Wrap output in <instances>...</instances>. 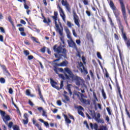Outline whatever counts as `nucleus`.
<instances>
[{"label": "nucleus", "mask_w": 130, "mask_h": 130, "mask_svg": "<svg viewBox=\"0 0 130 130\" xmlns=\"http://www.w3.org/2000/svg\"><path fill=\"white\" fill-rule=\"evenodd\" d=\"M53 50L55 52H56L58 54H62L58 55H57V54H55L54 55L56 58H61L62 56H63L64 58L67 57V49H66V48H62L61 45L57 47V45H55L53 46Z\"/></svg>", "instance_id": "1"}, {"label": "nucleus", "mask_w": 130, "mask_h": 130, "mask_svg": "<svg viewBox=\"0 0 130 130\" xmlns=\"http://www.w3.org/2000/svg\"><path fill=\"white\" fill-rule=\"evenodd\" d=\"M108 3L111 9L112 10V11H113L114 14L116 18L118 25H122V23H121V20H120V18L119 17V15H120V13L119 12V11H118V10H117V8H116V6L114 5L113 1L110 0V1H108Z\"/></svg>", "instance_id": "2"}, {"label": "nucleus", "mask_w": 130, "mask_h": 130, "mask_svg": "<svg viewBox=\"0 0 130 130\" xmlns=\"http://www.w3.org/2000/svg\"><path fill=\"white\" fill-rule=\"evenodd\" d=\"M64 70L66 73H68L70 78H72L76 81V84L77 86H81V83H84V80L81 79L79 76H74V74H73V72H72V71H71L70 69L67 68H64Z\"/></svg>", "instance_id": "3"}, {"label": "nucleus", "mask_w": 130, "mask_h": 130, "mask_svg": "<svg viewBox=\"0 0 130 130\" xmlns=\"http://www.w3.org/2000/svg\"><path fill=\"white\" fill-rule=\"evenodd\" d=\"M121 6V11L122 12V15H123V18L126 25L127 23V16L126 15V11L125 10V6L123 3V0H118Z\"/></svg>", "instance_id": "4"}, {"label": "nucleus", "mask_w": 130, "mask_h": 130, "mask_svg": "<svg viewBox=\"0 0 130 130\" xmlns=\"http://www.w3.org/2000/svg\"><path fill=\"white\" fill-rule=\"evenodd\" d=\"M119 28L120 29L122 33V37L124 41H127V37H126V33L124 31V27L122 24H120L118 25Z\"/></svg>", "instance_id": "5"}, {"label": "nucleus", "mask_w": 130, "mask_h": 130, "mask_svg": "<svg viewBox=\"0 0 130 130\" xmlns=\"http://www.w3.org/2000/svg\"><path fill=\"white\" fill-rule=\"evenodd\" d=\"M79 71H80L81 73H83V74H85V75H87L88 74V71H87V69L85 68V66H84V64H83V62H80L79 63Z\"/></svg>", "instance_id": "6"}, {"label": "nucleus", "mask_w": 130, "mask_h": 130, "mask_svg": "<svg viewBox=\"0 0 130 130\" xmlns=\"http://www.w3.org/2000/svg\"><path fill=\"white\" fill-rule=\"evenodd\" d=\"M73 14L75 23L76 25H77V26H78V27H80V23H79V16H78V15H77V13L75 11H73Z\"/></svg>", "instance_id": "7"}, {"label": "nucleus", "mask_w": 130, "mask_h": 130, "mask_svg": "<svg viewBox=\"0 0 130 130\" xmlns=\"http://www.w3.org/2000/svg\"><path fill=\"white\" fill-rule=\"evenodd\" d=\"M57 8L58 9H59V12L60 17L62 18L63 22L66 23V14H64L63 10H62V8L59 7V5L58 6Z\"/></svg>", "instance_id": "8"}, {"label": "nucleus", "mask_w": 130, "mask_h": 130, "mask_svg": "<svg viewBox=\"0 0 130 130\" xmlns=\"http://www.w3.org/2000/svg\"><path fill=\"white\" fill-rule=\"evenodd\" d=\"M67 42L69 45V47H72V48L77 49V45L76 44V43H75V42H74V41L73 40H68Z\"/></svg>", "instance_id": "9"}, {"label": "nucleus", "mask_w": 130, "mask_h": 130, "mask_svg": "<svg viewBox=\"0 0 130 130\" xmlns=\"http://www.w3.org/2000/svg\"><path fill=\"white\" fill-rule=\"evenodd\" d=\"M54 23H55V26L56 27V31L59 33L60 36H62L63 30L62 29H61L59 28V25L58 24H57V21H55Z\"/></svg>", "instance_id": "10"}, {"label": "nucleus", "mask_w": 130, "mask_h": 130, "mask_svg": "<svg viewBox=\"0 0 130 130\" xmlns=\"http://www.w3.org/2000/svg\"><path fill=\"white\" fill-rule=\"evenodd\" d=\"M50 83L53 88H55V89H57V90H59V87L56 86V85H57V83L54 81V80H53L51 78L50 79Z\"/></svg>", "instance_id": "11"}, {"label": "nucleus", "mask_w": 130, "mask_h": 130, "mask_svg": "<svg viewBox=\"0 0 130 130\" xmlns=\"http://www.w3.org/2000/svg\"><path fill=\"white\" fill-rule=\"evenodd\" d=\"M3 121L6 123V124H8L9 120L11 119V117L9 115L4 116L2 118Z\"/></svg>", "instance_id": "12"}, {"label": "nucleus", "mask_w": 130, "mask_h": 130, "mask_svg": "<svg viewBox=\"0 0 130 130\" xmlns=\"http://www.w3.org/2000/svg\"><path fill=\"white\" fill-rule=\"evenodd\" d=\"M55 64L58 67H67L68 64H69V62L67 60H64L60 63H55Z\"/></svg>", "instance_id": "13"}, {"label": "nucleus", "mask_w": 130, "mask_h": 130, "mask_svg": "<svg viewBox=\"0 0 130 130\" xmlns=\"http://www.w3.org/2000/svg\"><path fill=\"white\" fill-rule=\"evenodd\" d=\"M80 100L82 103L83 104H86V105H90V100H86L84 98H80Z\"/></svg>", "instance_id": "14"}, {"label": "nucleus", "mask_w": 130, "mask_h": 130, "mask_svg": "<svg viewBox=\"0 0 130 130\" xmlns=\"http://www.w3.org/2000/svg\"><path fill=\"white\" fill-rule=\"evenodd\" d=\"M63 96L65 100L62 99V102L66 104L68 103V102H71V100L70 99V98L68 96H67L66 94H63Z\"/></svg>", "instance_id": "15"}, {"label": "nucleus", "mask_w": 130, "mask_h": 130, "mask_svg": "<svg viewBox=\"0 0 130 130\" xmlns=\"http://www.w3.org/2000/svg\"><path fill=\"white\" fill-rule=\"evenodd\" d=\"M43 18L44 19L43 22L45 23V24H47V25L49 26V25H50V23H51V20H50V19H49V18L46 19L44 16H43Z\"/></svg>", "instance_id": "16"}, {"label": "nucleus", "mask_w": 130, "mask_h": 130, "mask_svg": "<svg viewBox=\"0 0 130 130\" xmlns=\"http://www.w3.org/2000/svg\"><path fill=\"white\" fill-rule=\"evenodd\" d=\"M65 31L66 32L67 38L70 39V40H73V39H72V36H71V32H70V29H69V28H67L65 29Z\"/></svg>", "instance_id": "17"}, {"label": "nucleus", "mask_w": 130, "mask_h": 130, "mask_svg": "<svg viewBox=\"0 0 130 130\" xmlns=\"http://www.w3.org/2000/svg\"><path fill=\"white\" fill-rule=\"evenodd\" d=\"M59 77L61 78L62 80H66V79L70 80V77L67 74H65V77L62 74H59Z\"/></svg>", "instance_id": "18"}, {"label": "nucleus", "mask_w": 130, "mask_h": 130, "mask_svg": "<svg viewBox=\"0 0 130 130\" xmlns=\"http://www.w3.org/2000/svg\"><path fill=\"white\" fill-rule=\"evenodd\" d=\"M90 126L91 128V129H94L95 130H98V124L97 123H94L93 125L92 123H90Z\"/></svg>", "instance_id": "19"}, {"label": "nucleus", "mask_w": 130, "mask_h": 130, "mask_svg": "<svg viewBox=\"0 0 130 130\" xmlns=\"http://www.w3.org/2000/svg\"><path fill=\"white\" fill-rule=\"evenodd\" d=\"M57 16H58V13L57 12H54V16H52L53 20H54V22H56L57 21Z\"/></svg>", "instance_id": "20"}, {"label": "nucleus", "mask_w": 130, "mask_h": 130, "mask_svg": "<svg viewBox=\"0 0 130 130\" xmlns=\"http://www.w3.org/2000/svg\"><path fill=\"white\" fill-rule=\"evenodd\" d=\"M80 92L75 90L73 92V98H74L75 96H77L78 98H80Z\"/></svg>", "instance_id": "21"}, {"label": "nucleus", "mask_w": 130, "mask_h": 130, "mask_svg": "<svg viewBox=\"0 0 130 130\" xmlns=\"http://www.w3.org/2000/svg\"><path fill=\"white\" fill-rule=\"evenodd\" d=\"M64 117L65 118V121L66 123L70 124L72 123V121L68 117L67 115H64Z\"/></svg>", "instance_id": "22"}, {"label": "nucleus", "mask_w": 130, "mask_h": 130, "mask_svg": "<svg viewBox=\"0 0 130 130\" xmlns=\"http://www.w3.org/2000/svg\"><path fill=\"white\" fill-rule=\"evenodd\" d=\"M95 121L98 123H104V120L101 118H95Z\"/></svg>", "instance_id": "23"}, {"label": "nucleus", "mask_w": 130, "mask_h": 130, "mask_svg": "<svg viewBox=\"0 0 130 130\" xmlns=\"http://www.w3.org/2000/svg\"><path fill=\"white\" fill-rule=\"evenodd\" d=\"M38 91L39 92L40 98L41 99V100H42L43 102H44V99H43V96H42V94H41V90H40V88H38Z\"/></svg>", "instance_id": "24"}, {"label": "nucleus", "mask_w": 130, "mask_h": 130, "mask_svg": "<svg viewBox=\"0 0 130 130\" xmlns=\"http://www.w3.org/2000/svg\"><path fill=\"white\" fill-rule=\"evenodd\" d=\"M70 86H71V84L67 85V89L69 91L70 96H72V90H71Z\"/></svg>", "instance_id": "25"}, {"label": "nucleus", "mask_w": 130, "mask_h": 130, "mask_svg": "<svg viewBox=\"0 0 130 130\" xmlns=\"http://www.w3.org/2000/svg\"><path fill=\"white\" fill-rule=\"evenodd\" d=\"M22 1L24 2V9H25V10H28L29 6H28V5H27V1H26V0H22Z\"/></svg>", "instance_id": "26"}, {"label": "nucleus", "mask_w": 130, "mask_h": 130, "mask_svg": "<svg viewBox=\"0 0 130 130\" xmlns=\"http://www.w3.org/2000/svg\"><path fill=\"white\" fill-rule=\"evenodd\" d=\"M66 9L69 12V13H71V6H70V4H68V5H66L65 6Z\"/></svg>", "instance_id": "27"}, {"label": "nucleus", "mask_w": 130, "mask_h": 130, "mask_svg": "<svg viewBox=\"0 0 130 130\" xmlns=\"http://www.w3.org/2000/svg\"><path fill=\"white\" fill-rule=\"evenodd\" d=\"M102 96L104 98V99H106L107 97L106 96V93H105V91H104V89H102Z\"/></svg>", "instance_id": "28"}, {"label": "nucleus", "mask_w": 130, "mask_h": 130, "mask_svg": "<svg viewBox=\"0 0 130 130\" xmlns=\"http://www.w3.org/2000/svg\"><path fill=\"white\" fill-rule=\"evenodd\" d=\"M116 87H117V94H118V93H121V90H120V87H119V85H118V84H116Z\"/></svg>", "instance_id": "29"}, {"label": "nucleus", "mask_w": 130, "mask_h": 130, "mask_svg": "<svg viewBox=\"0 0 130 130\" xmlns=\"http://www.w3.org/2000/svg\"><path fill=\"white\" fill-rule=\"evenodd\" d=\"M100 128L98 130H108L107 127L105 125H102L100 126Z\"/></svg>", "instance_id": "30"}, {"label": "nucleus", "mask_w": 130, "mask_h": 130, "mask_svg": "<svg viewBox=\"0 0 130 130\" xmlns=\"http://www.w3.org/2000/svg\"><path fill=\"white\" fill-rule=\"evenodd\" d=\"M0 114L3 118V117H4V116H6V112L2 111V110H0Z\"/></svg>", "instance_id": "31"}, {"label": "nucleus", "mask_w": 130, "mask_h": 130, "mask_svg": "<svg viewBox=\"0 0 130 130\" xmlns=\"http://www.w3.org/2000/svg\"><path fill=\"white\" fill-rule=\"evenodd\" d=\"M75 108L78 109V110H79V111H81V110H82L84 111V108H83V107H82L81 106L75 107Z\"/></svg>", "instance_id": "32"}, {"label": "nucleus", "mask_w": 130, "mask_h": 130, "mask_svg": "<svg viewBox=\"0 0 130 130\" xmlns=\"http://www.w3.org/2000/svg\"><path fill=\"white\" fill-rule=\"evenodd\" d=\"M61 4H62V6H64V7H66V5L69 4V3H68V1H64V0H61Z\"/></svg>", "instance_id": "33"}, {"label": "nucleus", "mask_w": 130, "mask_h": 130, "mask_svg": "<svg viewBox=\"0 0 130 130\" xmlns=\"http://www.w3.org/2000/svg\"><path fill=\"white\" fill-rule=\"evenodd\" d=\"M13 128L14 130H20V127L17 125H14L13 126Z\"/></svg>", "instance_id": "34"}, {"label": "nucleus", "mask_w": 130, "mask_h": 130, "mask_svg": "<svg viewBox=\"0 0 130 130\" xmlns=\"http://www.w3.org/2000/svg\"><path fill=\"white\" fill-rule=\"evenodd\" d=\"M0 82L2 84H5L6 83V80L5 78L2 77L0 78Z\"/></svg>", "instance_id": "35"}, {"label": "nucleus", "mask_w": 130, "mask_h": 130, "mask_svg": "<svg viewBox=\"0 0 130 130\" xmlns=\"http://www.w3.org/2000/svg\"><path fill=\"white\" fill-rule=\"evenodd\" d=\"M78 114H79L80 115H81L82 117H85V115H84V113H83L82 111L78 110Z\"/></svg>", "instance_id": "36"}, {"label": "nucleus", "mask_w": 130, "mask_h": 130, "mask_svg": "<svg viewBox=\"0 0 130 130\" xmlns=\"http://www.w3.org/2000/svg\"><path fill=\"white\" fill-rule=\"evenodd\" d=\"M53 70L56 73V74L58 75V69H57V68H56V67H54Z\"/></svg>", "instance_id": "37"}, {"label": "nucleus", "mask_w": 130, "mask_h": 130, "mask_svg": "<svg viewBox=\"0 0 130 130\" xmlns=\"http://www.w3.org/2000/svg\"><path fill=\"white\" fill-rule=\"evenodd\" d=\"M26 120L23 119V122L24 124H27L28 122H29V119H25Z\"/></svg>", "instance_id": "38"}, {"label": "nucleus", "mask_w": 130, "mask_h": 130, "mask_svg": "<svg viewBox=\"0 0 130 130\" xmlns=\"http://www.w3.org/2000/svg\"><path fill=\"white\" fill-rule=\"evenodd\" d=\"M23 52L25 55H26V56L27 55H29V54H30V52L28 50H24Z\"/></svg>", "instance_id": "39"}, {"label": "nucleus", "mask_w": 130, "mask_h": 130, "mask_svg": "<svg viewBox=\"0 0 130 130\" xmlns=\"http://www.w3.org/2000/svg\"><path fill=\"white\" fill-rule=\"evenodd\" d=\"M126 44L127 47H130V40H126Z\"/></svg>", "instance_id": "40"}, {"label": "nucleus", "mask_w": 130, "mask_h": 130, "mask_svg": "<svg viewBox=\"0 0 130 130\" xmlns=\"http://www.w3.org/2000/svg\"><path fill=\"white\" fill-rule=\"evenodd\" d=\"M97 56L98 58H100V59H102V56H101V54H100V52L97 53Z\"/></svg>", "instance_id": "41"}, {"label": "nucleus", "mask_w": 130, "mask_h": 130, "mask_svg": "<svg viewBox=\"0 0 130 130\" xmlns=\"http://www.w3.org/2000/svg\"><path fill=\"white\" fill-rule=\"evenodd\" d=\"M82 2L85 6H87L88 5V0H82Z\"/></svg>", "instance_id": "42"}, {"label": "nucleus", "mask_w": 130, "mask_h": 130, "mask_svg": "<svg viewBox=\"0 0 130 130\" xmlns=\"http://www.w3.org/2000/svg\"><path fill=\"white\" fill-rule=\"evenodd\" d=\"M43 116H45V117H47V115L46 114V112L44 110H43V114H42Z\"/></svg>", "instance_id": "43"}, {"label": "nucleus", "mask_w": 130, "mask_h": 130, "mask_svg": "<svg viewBox=\"0 0 130 130\" xmlns=\"http://www.w3.org/2000/svg\"><path fill=\"white\" fill-rule=\"evenodd\" d=\"M117 97H118V95L120 96V98L123 100V99L122 98V95L121 94V92H119L118 93H117Z\"/></svg>", "instance_id": "44"}, {"label": "nucleus", "mask_w": 130, "mask_h": 130, "mask_svg": "<svg viewBox=\"0 0 130 130\" xmlns=\"http://www.w3.org/2000/svg\"><path fill=\"white\" fill-rule=\"evenodd\" d=\"M62 87H63V81H61L60 88L59 89H62Z\"/></svg>", "instance_id": "45"}, {"label": "nucleus", "mask_w": 130, "mask_h": 130, "mask_svg": "<svg viewBox=\"0 0 130 130\" xmlns=\"http://www.w3.org/2000/svg\"><path fill=\"white\" fill-rule=\"evenodd\" d=\"M72 32H73V34L74 36H75V37H77V36H78V35L76 33V30L75 29H73Z\"/></svg>", "instance_id": "46"}, {"label": "nucleus", "mask_w": 130, "mask_h": 130, "mask_svg": "<svg viewBox=\"0 0 130 130\" xmlns=\"http://www.w3.org/2000/svg\"><path fill=\"white\" fill-rule=\"evenodd\" d=\"M86 14L88 17H91V12L89 11H86Z\"/></svg>", "instance_id": "47"}, {"label": "nucleus", "mask_w": 130, "mask_h": 130, "mask_svg": "<svg viewBox=\"0 0 130 130\" xmlns=\"http://www.w3.org/2000/svg\"><path fill=\"white\" fill-rule=\"evenodd\" d=\"M44 124L45 126H46L47 127H49V124L48 123V122H46L45 121V122L44 123Z\"/></svg>", "instance_id": "48"}, {"label": "nucleus", "mask_w": 130, "mask_h": 130, "mask_svg": "<svg viewBox=\"0 0 130 130\" xmlns=\"http://www.w3.org/2000/svg\"><path fill=\"white\" fill-rule=\"evenodd\" d=\"M0 30L1 32H2V33H6V31H5V29H4V27H0Z\"/></svg>", "instance_id": "49"}, {"label": "nucleus", "mask_w": 130, "mask_h": 130, "mask_svg": "<svg viewBox=\"0 0 130 130\" xmlns=\"http://www.w3.org/2000/svg\"><path fill=\"white\" fill-rule=\"evenodd\" d=\"M26 94L27 96H30V90H29V89L26 90Z\"/></svg>", "instance_id": "50"}, {"label": "nucleus", "mask_w": 130, "mask_h": 130, "mask_svg": "<svg viewBox=\"0 0 130 130\" xmlns=\"http://www.w3.org/2000/svg\"><path fill=\"white\" fill-rule=\"evenodd\" d=\"M33 58H34V57L32 55L28 56V59H29V60H31L33 59Z\"/></svg>", "instance_id": "51"}, {"label": "nucleus", "mask_w": 130, "mask_h": 130, "mask_svg": "<svg viewBox=\"0 0 130 130\" xmlns=\"http://www.w3.org/2000/svg\"><path fill=\"white\" fill-rule=\"evenodd\" d=\"M106 109H107L109 115H111V112L110 111V109L109 108L107 107L106 108Z\"/></svg>", "instance_id": "52"}, {"label": "nucleus", "mask_w": 130, "mask_h": 130, "mask_svg": "<svg viewBox=\"0 0 130 130\" xmlns=\"http://www.w3.org/2000/svg\"><path fill=\"white\" fill-rule=\"evenodd\" d=\"M67 25H68V27H69L70 28H71V27H72V23H71V22L68 21V22H67Z\"/></svg>", "instance_id": "53"}, {"label": "nucleus", "mask_w": 130, "mask_h": 130, "mask_svg": "<svg viewBox=\"0 0 130 130\" xmlns=\"http://www.w3.org/2000/svg\"><path fill=\"white\" fill-rule=\"evenodd\" d=\"M8 126L10 127V128H11L12 126H13V122H9V123L8 124Z\"/></svg>", "instance_id": "54"}, {"label": "nucleus", "mask_w": 130, "mask_h": 130, "mask_svg": "<svg viewBox=\"0 0 130 130\" xmlns=\"http://www.w3.org/2000/svg\"><path fill=\"white\" fill-rule=\"evenodd\" d=\"M57 105H58L59 106H61V101H60V100H58L57 101Z\"/></svg>", "instance_id": "55"}, {"label": "nucleus", "mask_w": 130, "mask_h": 130, "mask_svg": "<svg viewBox=\"0 0 130 130\" xmlns=\"http://www.w3.org/2000/svg\"><path fill=\"white\" fill-rule=\"evenodd\" d=\"M76 42L77 44H78V45H80V44H81V40H76Z\"/></svg>", "instance_id": "56"}, {"label": "nucleus", "mask_w": 130, "mask_h": 130, "mask_svg": "<svg viewBox=\"0 0 130 130\" xmlns=\"http://www.w3.org/2000/svg\"><path fill=\"white\" fill-rule=\"evenodd\" d=\"M9 94H13V89L12 88H10L9 89Z\"/></svg>", "instance_id": "57"}, {"label": "nucleus", "mask_w": 130, "mask_h": 130, "mask_svg": "<svg viewBox=\"0 0 130 130\" xmlns=\"http://www.w3.org/2000/svg\"><path fill=\"white\" fill-rule=\"evenodd\" d=\"M23 116H24V118H25V119H28V114H27V113H24Z\"/></svg>", "instance_id": "58"}, {"label": "nucleus", "mask_w": 130, "mask_h": 130, "mask_svg": "<svg viewBox=\"0 0 130 130\" xmlns=\"http://www.w3.org/2000/svg\"><path fill=\"white\" fill-rule=\"evenodd\" d=\"M20 23L21 24H23V25H26V21H25V20L22 19L21 21H20Z\"/></svg>", "instance_id": "59"}, {"label": "nucleus", "mask_w": 130, "mask_h": 130, "mask_svg": "<svg viewBox=\"0 0 130 130\" xmlns=\"http://www.w3.org/2000/svg\"><path fill=\"white\" fill-rule=\"evenodd\" d=\"M19 31H20V32H24L25 31V29H24L23 27H20L19 28Z\"/></svg>", "instance_id": "60"}, {"label": "nucleus", "mask_w": 130, "mask_h": 130, "mask_svg": "<svg viewBox=\"0 0 130 130\" xmlns=\"http://www.w3.org/2000/svg\"><path fill=\"white\" fill-rule=\"evenodd\" d=\"M110 22L111 25L112 26H114V23H113V22H112V19H111V18H110Z\"/></svg>", "instance_id": "61"}, {"label": "nucleus", "mask_w": 130, "mask_h": 130, "mask_svg": "<svg viewBox=\"0 0 130 130\" xmlns=\"http://www.w3.org/2000/svg\"><path fill=\"white\" fill-rule=\"evenodd\" d=\"M41 52H43V53H44V52H45V47L42 48L41 49Z\"/></svg>", "instance_id": "62"}, {"label": "nucleus", "mask_w": 130, "mask_h": 130, "mask_svg": "<svg viewBox=\"0 0 130 130\" xmlns=\"http://www.w3.org/2000/svg\"><path fill=\"white\" fill-rule=\"evenodd\" d=\"M125 110H126L127 115H128V117H129V118H130V114H129L128 111H127V109H126Z\"/></svg>", "instance_id": "63"}, {"label": "nucleus", "mask_w": 130, "mask_h": 130, "mask_svg": "<svg viewBox=\"0 0 130 130\" xmlns=\"http://www.w3.org/2000/svg\"><path fill=\"white\" fill-rule=\"evenodd\" d=\"M32 123L35 125L37 123H36V120H35V118H32Z\"/></svg>", "instance_id": "64"}]
</instances>
